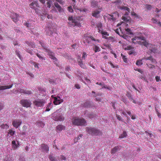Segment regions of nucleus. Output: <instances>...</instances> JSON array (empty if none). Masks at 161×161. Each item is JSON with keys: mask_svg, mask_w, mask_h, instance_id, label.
Here are the masks:
<instances>
[{"mask_svg": "<svg viewBox=\"0 0 161 161\" xmlns=\"http://www.w3.org/2000/svg\"><path fill=\"white\" fill-rule=\"evenodd\" d=\"M68 10L70 12H73V10L71 6H69L68 8Z\"/></svg>", "mask_w": 161, "mask_h": 161, "instance_id": "48", "label": "nucleus"}, {"mask_svg": "<svg viewBox=\"0 0 161 161\" xmlns=\"http://www.w3.org/2000/svg\"><path fill=\"white\" fill-rule=\"evenodd\" d=\"M30 6L31 8L34 9L35 11H36V8L37 7H39V6L36 1H35L33 2H32L30 5Z\"/></svg>", "mask_w": 161, "mask_h": 161, "instance_id": "13", "label": "nucleus"}, {"mask_svg": "<svg viewBox=\"0 0 161 161\" xmlns=\"http://www.w3.org/2000/svg\"><path fill=\"white\" fill-rule=\"evenodd\" d=\"M130 19V17L129 16H123L122 17V19L124 20V21L125 22H127L129 21H130L131 20Z\"/></svg>", "mask_w": 161, "mask_h": 161, "instance_id": "24", "label": "nucleus"}, {"mask_svg": "<svg viewBox=\"0 0 161 161\" xmlns=\"http://www.w3.org/2000/svg\"><path fill=\"white\" fill-rule=\"evenodd\" d=\"M49 158L51 161H56V160L55 158L51 155H49Z\"/></svg>", "mask_w": 161, "mask_h": 161, "instance_id": "37", "label": "nucleus"}, {"mask_svg": "<svg viewBox=\"0 0 161 161\" xmlns=\"http://www.w3.org/2000/svg\"><path fill=\"white\" fill-rule=\"evenodd\" d=\"M16 53L17 55L19 57V58L20 60H21V56H20L19 53V52L17 51L16 52Z\"/></svg>", "mask_w": 161, "mask_h": 161, "instance_id": "53", "label": "nucleus"}, {"mask_svg": "<svg viewBox=\"0 0 161 161\" xmlns=\"http://www.w3.org/2000/svg\"><path fill=\"white\" fill-rule=\"evenodd\" d=\"M40 44L42 46L43 48L44 49L46 50L47 49V47H46L45 46L44 44L42 42H40Z\"/></svg>", "mask_w": 161, "mask_h": 161, "instance_id": "47", "label": "nucleus"}, {"mask_svg": "<svg viewBox=\"0 0 161 161\" xmlns=\"http://www.w3.org/2000/svg\"><path fill=\"white\" fill-rule=\"evenodd\" d=\"M142 44L147 47H148V45L150 44H149L146 41H144L142 42Z\"/></svg>", "mask_w": 161, "mask_h": 161, "instance_id": "45", "label": "nucleus"}, {"mask_svg": "<svg viewBox=\"0 0 161 161\" xmlns=\"http://www.w3.org/2000/svg\"><path fill=\"white\" fill-rule=\"evenodd\" d=\"M147 66L150 69H153L155 67V66L152 64H149L148 65L147 64Z\"/></svg>", "mask_w": 161, "mask_h": 161, "instance_id": "49", "label": "nucleus"}, {"mask_svg": "<svg viewBox=\"0 0 161 161\" xmlns=\"http://www.w3.org/2000/svg\"><path fill=\"white\" fill-rule=\"evenodd\" d=\"M12 148L14 149H16L19 146V142L18 141H13L12 142Z\"/></svg>", "mask_w": 161, "mask_h": 161, "instance_id": "18", "label": "nucleus"}, {"mask_svg": "<svg viewBox=\"0 0 161 161\" xmlns=\"http://www.w3.org/2000/svg\"><path fill=\"white\" fill-rule=\"evenodd\" d=\"M59 109L57 110L53 114V119L55 121H63L64 120V117L63 116Z\"/></svg>", "mask_w": 161, "mask_h": 161, "instance_id": "1", "label": "nucleus"}, {"mask_svg": "<svg viewBox=\"0 0 161 161\" xmlns=\"http://www.w3.org/2000/svg\"><path fill=\"white\" fill-rule=\"evenodd\" d=\"M50 58L54 60H55V61H57V59L54 56V53L53 55L50 56Z\"/></svg>", "mask_w": 161, "mask_h": 161, "instance_id": "44", "label": "nucleus"}, {"mask_svg": "<svg viewBox=\"0 0 161 161\" xmlns=\"http://www.w3.org/2000/svg\"><path fill=\"white\" fill-rule=\"evenodd\" d=\"M37 56L40 59H44L43 57H42L40 54L39 53H37L36 54Z\"/></svg>", "mask_w": 161, "mask_h": 161, "instance_id": "57", "label": "nucleus"}, {"mask_svg": "<svg viewBox=\"0 0 161 161\" xmlns=\"http://www.w3.org/2000/svg\"><path fill=\"white\" fill-rule=\"evenodd\" d=\"M21 123V120L17 119L14 120L13 121L12 123L13 125L16 128H17L19 127Z\"/></svg>", "mask_w": 161, "mask_h": 161, "instance_id": "9", "label": "nucleus"}, {"mask_svg": "<svg viewBox=\"0 0 161 161\" xmlns=\"http://www.w3.org/2000/svg\"><path fill=\"white\" fill-rule=\"evenodd\" d=\"M125 31L128 32L129 34H131L132 33L131 32V31L130 30L129 28H127L125 29Z\"/></svg>", "mask_w": 161, "mask_h": 161, "instance_id": "52", "label": "nucleus"}, {"mask_svg": "<svg viewBox=\"0 0 161 161\" xmlns=\"http://www.w3.org/2000/svg\"><path fill=\"white\" fill-rule=\"evenodd\" d=\"M94 50L95 53L100 51V48L99 47L96 45H95V47L94 48Z\"/></svg>", "mask_w": 161, "mask_h": 161, "instance_id": "38", "label": "nucleus"}, {"mask_svg": "<svg viewBox=\"0 0 161 161\" xmlns=\"http://www.w3.org/2000/svg\"><path fill=\"white\" fill-rule=\"evenodd\" d=\"M82 107H84L86 108H90L91 107V104L90 102H86L81 104Z\"/></svg>", "mask_w": 161, "mask_h": 161, "instance_id": "19", "label": "nucleus"}, {"mask_svg": "<svg viewBox=\"0 0 161 161\" xmlns=\"http://www.w3.org/2000/svg\"><path fill=\"white\" fill-rule=\"evenodd\" d=\"M113 68H115V66L114 65L112 64V63L111 62H109L108 63Z\"/></svg>", "mask_w": 161, "mask_h": 161, "instance_id": "62", "label": "nucleus"}, {"mask_svg": "<svg viewBox=\"0 0 161 161\" xmlns=\"http://www.w3.org/2000/svg\"><path fill=\"white\" fill-rule=\"evenodd\" d=\"M127 96L130 100L132 101V102L134 103H136V101L133 99L132 96L130 94H128Z\"/></svg>", "mask_w": 161, "mask_h": 161, "instance_id": "29", "label": "nucleus"}, {"mask_svg": "<svg viewBox=\"0 0 161 161\" xmlns=\"http://www.w3.org/2000/svg\"><path fill=\"white\" fill-rule=\"evenodd\" d=\"M75 86L77 89H80V86L78 84H76Z\"/></svg>", "mask_w": 161, "mask_h": 161, "instance_id": "61", "label": "nucleus"}, {"mask_svg": "<svg viewBox=\"0 0 161 161\" xmlns=\"http://www.w3.org/2000/svg\"><path fill=\"white\" fill-rule=\"evenodd\" d=\"M155 46L151 44L148 45L147 48H148L152 52L155 53L156 51V48L154 47Z\"/></svg>", "mask_w": 161, "mask_h": 161, "instance_id": "16", "label": "nucleus"}, {"mask_svg": "<svg viewBox=\"0 0 161 161\" xmlns=\"http://www.w3.org/2000/svg\"><path fill=\"white\" fill-rule=\"evenodd\" d=\"M136 64L137 65L140 66L142 64V60H137L136 62Z\"/></svg>", "mask_w": 161, "mask_h": 161, "instance_id": "36", "label": "nucleus"}, {"mask_svg": "<svg viewBox=\"0 0 161 161\" xmlns=\"http://www.w3.org/2000/svg\"><path fill=\"white\" fill-rule=\"evenodd\" d=\"M11 15L12 19L13 20L14 22L16 23L18 21V17H19V15L13 13Z\"/></svg>", "mask_w": 161, "mask_h": 161, "instance_id": "14", "label": "nucleus"}, {"mask_svg": "<svg viewBox=\"0 0 161 161\" xmlns=\"http://www.w3.org/2000/svg\"><path fill=\"white\" fill-rule=\"evenodd\" d=\"M26 73L27 74L29 75L31 77H34V75L32 73L29 72H27Z\"/></svg>", "mask_w": 161, "mask_h": 161, "instance_id": "58", "label": "nucleus"}, {"mask_svg": "<svg viewBox=\"0 0 161 161\" xmlns=\"http://www.w3.org/2000/svg\"><path fill=\"white\" fill-rule=\"evenodd\" d=\"M98 32L99 33L102 34L103 35V37L105 39H107L106 37L104 36L103 35H106L107 36H109V34H108L107 32L103 31L102 30H100V29H99Z\"/></svg>", "mask_w": 161, "mask_h": 161, "instance_id": "22", "label": "nucleus"}, {"mask_svg": "<svg viewBox=\"0 0 161 161\" xmlns=\"http://www.w3.org/2000/svg\"><path fill=\"white\" fill-rule=\"evenodd\" d=\"M88 116L91 119H95L98 117L97 115L93 113L89 114Z\"/></svg>", "mask_w": 161, "mask_h": 161, "instance_id": "26", "label": "nucleus"}, {"mask_svg": "<svg viewBox=\"0 0 161 161\" xmlns=\"http://www.w3.org/2000/svg\"><path fill=\"white\" fill-rule=\"evenodd\" d=\"M51 104L50 103V104H49L48 106L47 105V106L46 107V111H49L50 110V109L49 108V106L50 105H51Z\"/></svg>", "mask_w": 161, "mask_h": 161, "instance_id": "59", "label": "nucleus"}, {"mask_svg": "<svg viewBox=\"0 0 161 161\" xmlns=\"http://www.w3.org/2000/svg\"><path fill=\"white\" fill-rule=\"evenodd\" d=\"M91 6L93 7H98V6L96 2L95 1H93L91 3Z\"/></svg>", "mask_w": 161, "mask_h": 161, "instance_id": "31", "label": "nucleus"}, {"mask_svg": "<svg viewBox=\"0 0 161 161\" xmlns=\"http://www.w3.org/2000/svg\"><path fill=\"white\" fill-rule=\"evenodd\" d=\"M36 125L39 127L43 128L45 125V124L42 121H39L36 123Z\"/></svg>", "mask_w": 161, "mask_h": 161, "instance_id": "25", "label": "nucleus"}, {"mask_svg": "<svg viewBox=\"0 0 161 161\" xmlns=\"http://www.w3.org/2000/svg\"><path fill=\"white\" fill-rule=\"evenodd\" d=\"M152 21L154 23H156L158 22L157 20L156 19H154V18H153L152 19Z\"/></svg>", "mask_w": 161, "mask_h": 161, "instance_id": "54", "label": "nucleus"}, {"mask_svg": "<svg viewBox=\"0 0 161 161\" xmlns=\"http://www.w3.org/2000/svg\"><path fill=\"white\" fill-rule=\"evenodd\" d=\"M86 131L89 134L92 135H98L101 134V132L98 130L91 127H87Z\"/></svg>", "mask_w": 161, "mask_h": 161, "instance_id": "6", "label": "nucleus"}, {"mask_svg": "<svg viewBox=\"0 0 161 161\" xmlns=\"http://www.w3.org/2000/svg\"><path fill=\"white\" fill-rule=\"evenodd\" d=\"M135 53L134 49L130 50V51L128 52V53L130 55L133 54H134Z\"/></svg>", "mask_w": 161, "mask_h": 161, "instance_id": "42", "label": "nucleus"}, {"mask_svg": "<svg viewBox=\"0 0 161 161\" xmlns=\"http://www.w3.org/2000/svg\"><path fill=\"white\" fill-rule=\"evenodd\" d=\"M160 77L158 76H156L155 77V79L156 81L158 82L160 80Z\"/></svg>", "mask_w": 161, "mask_h": 161, "instance_id": "55", "label": "nucleus"}, {"mask_svg": "<svg viewBox=\"0 0 161 161\" xmlns=\"http://www.w3.org/2000/svg\"><path fill=\"white\" fill-rule=\"evenodd\" d=\"M100 11L98 10L94 11L92 13V15L96 18H97L99 16V14Z\"/></svg>", "mask_w": 161, "mask_h": 161, "instance_id": "21", "label": "nucleus"}, {"mask_svg": "<svg viewBox=\"0 0 161 161\" xmlns=\"http://www.w3.org/2000/svg\"><path fill=\"white\" fill-rule=\"evenodd\" d=\"M72 124L77 126H83L86 123V121L84 119L74 118L72 120Z\"/></svg>", "mask_w": 161, "mask_h": 161, "instance_id": "2", "label": "nucleus"}, {"mask_svg": "<svg viewBox=\"0 0 161 161\" xmlns=\"http://www.w3.org/2000/svg\"><path fill=\"white\" fill-rule=\"evenodd\" d=\"M20 104L24 107L28 108L30 107L31 103L30 101L23 99L20 101Z\"/></svg>", "mask_w": 161, "mask_h": 161, "instance_id": "7", "label": "nucleus"}, {"mask_svg": "<svg viewBox=\"0 0 161 161\" xmlns=\"http://www.w3.org/2000/svg\"><path fill=\"white\" fill-rule=\"evenodd\" d=\"M116 116L117 119L121 121L122 122L124 121V120L119 115L116 114Z\"/></svg>", "mask_w": 161, "mask_h": 161, "instance_id": "40", "label": "nucleus"}, {"mask_svg": "<svg viewBox=\"0 0 161 161\" xmlns=\"http://www.w3.org/2000/svg\"><path fill=\"white\" fill-rule=\"evenodd\" d=\"M51 3L52 1H48L47 2V7L49 8L51 7Z\"/></svg>", "mask_w": 161, "mask_h": 161, "instance_id": "41", "label": "nucleus"}, {"mask_svg": "<svg viewBox=\"0 0 161 161\" xmlns=\"http://www.w3.org/2000/svg\"><path fill=\"white\" fill-rule=\"evenodd\" d=\"M61 160H65L66 159V157L63 155L61 156Z\"/></svg>", "mask_w": 161, "mask_h": 161, "instance_id": "60", "label": "nucleus"}, {"mask_svg": "<svg viewBox=\"0 0 161 161\" xmlns=\"http://www.w3.org/2000/svg\"><path fill=\"white\" fill-rule=\"evenodd\" d=\"M87 54L85 52H83L82 56V59H81L80 56H78L77 58V61L78 65L82 68L85 69L86 68L85 65L83 64L82 60H85L87 57Z\"/></svg>", "mask_w": 161, "mask_h": 161, "instance_id": "3", "label": "nucleus"}, {"mask_svg": "<svg viewBox=\"0 0 161 161\" xmlns=\"http://www.w3.org/2000/svg\"><path fill=\"white\" fill-rule=\"evenodd\" d=\"M90 38L93 41H97L98 42H99V40L97 39L96 40L93 36H90Z\"/></svg>", "mask_w": 161, "mask_h": 161, "instance_id": "50", "label": "nucleus"}, {"mask_svg": "<svg viewBox=\"0 0 161 161\" xmlns=\"http://www.w3.org/2000/svg\"><path fill=\"white\" fill-rule=\"evenodd\" d=\"M146 8L147 9L150 10L151 9L152 7L150 5L146 4Z\"/></svg>", "mask_w": 161, "mask_h": 161, "instance_id": "43", "label": "nucleus"}, {"mask_svg": "<svg viewBox=\"0 0 161 161\" xmlns=\"http://www.w3.org/2000/svg\"><path fill=\"white\" fill-rule=\"evenodd\" d=\"M54 5L55 6V7L57 8L58 10V11L60 12H63V9L58 4V3H54Z\"/></svg>", "mask_w": 161, "mask_h": 161, "instance_id": "20", "label": "nucleus"}, {"mask_svg": "<svg viewBox=\"0 0 161 161\" xmlns=\"http://www.w3.org/2000/svg\"><path fill=\"white\" fill-rule=\"evenodd\" d=\"M18 86L20 87V88H22V87L21 86V84L19 83L15 85V86L17 89L18 88ZM17 90L20 93H22L26 95H30L32 94L33 93L31 91L27 90L26 89L18 88V89H17Z\"/></svg>", "mask_w": 161, "mask_h": 161, "instance_id": "5", "label": "nucleus"}, {"mask_svg": "<svg viewBox=\"0 0 161 161\" xmlns=\"http://www.w3.org/2000/svg\"><path fill=\"white\" fill-rule=\"evenodd\" d=\"M145 59L146 60H150L152 62H154L155 61V60L151 56L146 58Z\"/></svg>", "mask_w": 161, "mask_h": 161, "instance_id": "30", "label": "nucleus"}, {"mask_svg": "<svg viewBox=\"0 0 161 161\" xmlns=\"http://www.w3.org/2000/svg\"><path fill=\"white\" fill-rule=\"evenodd\" d=\"M1 127L2 128H3V129H7L8 128H9V126L7 125L6 124H3V125H1Z\"/></svg>", "mask_w": 161, "mask_h": 161, "instance_id": "34", "label": "nucleus"}, {"mask_svg": "<svg viewBox=\"0 0 161 161\" xmlns=\"http://www.w3.org/2000/svg\"><path fill=\"white\" fill-rule=\"evenodd\" d=\"M121 147L120 146H118L114 147L111 150V154H114L117 152L119 150L121 149Z\"/></svg>", "mask_w": 161, "mask_h": 161, "instance_id": "15", "label": "nucleus"}, {"mask_svg": "<svg viewBox=\"0 0 161 161\" xmlns=\"http://www.w3.org/2000/svg\"><path fill=\"white\" fill-rule=\"evenodd\" d=\"M44 101L43 99H38L33 101L34 104L37 107H43L44 103Z\"/></svg>", "mask_w": 161, "mask_h": 161, "instance_id": "8", "label": "nucleus"}, {"mask_svg": "<svg viewBox=\"0 0 161 161\" xmlns=\"http://www.w3.org/2000/svg\"><path fill=\"white\" fill-rule=\"evenodd\" d=\"M63 99H61L60 97H55L54 98L53 103L55 105H57L60 104L61 103H63Z\"/></svg>", "mask_w": 161, "mask_h": 161, "instance_id": "11", "label": "nucleus"}, {"mask_svg": "<svg viewBox=\"0 0 161 161\" xmlns=\"http://www.w3.org/2000/svg\"><path fill=\"white\" fill-rule=\"evenodd\" d=\"M118 8L119 9L121 10H124L125 11H126L127 12L125 13V15H128L130 13V8L126 6H118Z\"/></svg>", "mask_w": 161, "mask_h": 161, "instance_id": "10", "label": "nucleus"}, {"mask_svg": "<svg viewBox=\"0 0 161 161\" xmlns=\"http://www.w3.org/2000/svg\"><path fill=\"white\" fill-rule=\"evenodd\" d=\"M10 86H0V90L9 89Z\"/></svg>", "mask_w": 161, "mask_h": 161, "instance_id": "28", "label": "nucleus"}, {"mask_svg": "<svg viewBox=\"0 0 161 161\" xmlns=\"http://www.w3.org/2000/svg\"><path fill=\"white\" fill-rule=\"evenodd\" d=\"M76 1H72V6L75 9H79L77 6H76Z\"/></svg>", "mask_w": 161, "mask_h": 161, "instance_id": "33", "label": "nucleus"}, {"mask_svg": "<svg viewBox=\"0 0 161 161\" xmlns=\"http://www.w3.org/2000/svg\"><path fill=\"white\" fill-rule=\"evenodd\" d=\"M121 55L122 58L124 61L125 63H127V59L126 58V56L123 55V54L122 53L121 54Z\"/></svg>", "mask_w": 161, "mask_h": 161, "instance_id": "35", "label": "nucleus"}, {"mask_svg": "<svg viewBox=\"0 0 161 161\" xmlns=\"http://www.w3.org/2000/svg\"><path fill=\"white\" fill-rule=\"evenodd\" d=\"M27 129V126L24 125L22 127V129L23 131H25Z\"/></svg>", "mask_w": 161, "mask_h": 161, "instance_id": "56", "label": "nucleus"}, {"mask_svg": "<svg viewBox=\"0 0 161 161\" xmlns=\"http://www.w3.org/2000/svg\"><path fill=\"white\" fill-rule=\"evenodd\" d=\"M65 126L62 125H59L56 127V131L58 132H60L63 130H64Z\"/></svg>", "mask_w": 161, "mask_h": 161, "instance_id": "12", "label": "nucleus"}, {"mask_svg": "<svg viewBox=\"0 0 161 161\" xmlns=\"http://www.w3.org/2000/svg\"><path fill=\"white\" fill-rule=\"evenodd\" d=\"M69 22V24L71 26H77L79 27L81 26L80 22L75 18H73V17L70 16L68 18Z\"/></svg>", "mask_w": 161, "mask_h": 161, "instance_id": "4", "label": "nucleus"}, {"mask_svg": "<svg viewBox=\"0 0 161 161\" xmlns=\"http://www.w3.org/2000/svg\"><path fill=\"white\" fill-rule=\"evenodd\" d=\"M45 51L48 54V55L49 56L53 55V54L54 53L53 52H52L51 50H49L47 48V49H46L45 50Z\"/></svg>", "mask_w": 161, "mask_h": 161, "instance_id": "32", "label": "nucleus"}, {"mask_svg": "<svg viewBox=\"0 0 161 161\" xmlns=\"http://www.w3.org/2000/svg\"><path fill=\"white\" fill-rule=\"evenodd\" d=\"M85 80H86V81L88 83H90V80L89 79H87L86 77L85 78Z\"/></svg>", "mask_w": 161, "mask_h": 161, "instance_id": "64", "label": "nucleus"}, {"mask_svg": "<svg viewBox=\"0 0 161 161\" xmlns=\"http://www.w3.org/2000/svg\"><path fill=\"white\" fill-rule=\"evenodd\" d=\"M139 37H135L134 38L131 39V40L132 42L134 44L139 43V42L138 41L139 40Z\"/></svg>", "mask_w": 161, "mask_h": 161, "instance_id": "23", "label": "nucleus"}, {"mask_svg": "<svg viewBox=\"0 0 161 161\" xmlns=\"http://www.w3.org/2000/svg\"><path fill=\"white\" fill-rule=\"evenodd\" d=\"M34 67L35 68H36L37 69H39V64L36 62H34Z\"/></svg>", "mask_w": 161, "mask_h": 161, "instance_id": "51", "label": "nucleus"}, {"mask_svg": "<svg viewBox=\"0 0 161 161\" xmlns=\"http://www.w3.org/2000/svg\"><path fill=\"white\" fill-rule=\"evenodd\" d=\"M134 47H131L130 46H127V47L125 48V50H130L132 49H134Z\"/></svg>", "mask_w": 161, "mask_h": 161, "instance_id": "39", "label": "nucleus"}, {"mask_svg": "<svg viewBox=\"0 0 161 161\" xmlns=\"http://www.w3.org/2000/svg\"><path fill=\"white\" fill-rule=\"evenodd\" d=\"M41 149L42 151L47 152L49 150V147L48 146L44 144H42L41 145Z\"/></svg>", "mask_w": 161, "mask_h": 161, "instance_id": "17", "label": "nucleus"}, {"mask_svg": "<svg viewBox=\"0 0 161 161\" xmlns=\"http://www.w3.org/2000/svg\"><path fill=\"white\" fill-rule=\"evenodd\" d=\"M127 136V134L125 131H124L123 133L120 135L119 136V138H123L126 137Z\"/></svg>", "mask_w": 161, "mask_h": 161, "instance_id": "27", "label": "nucleus"}, {"mask_svg": "<svg viewBox=\"0 0 161 161\" xmlns=\"http://www.w3.org/2000/svg\"><path fill=\"white\" fill-rule=\"evenodd\" d=\"M67 76L69 78L71 79L72 76L69 74H66Z\"/></svg>", "mask_w": 161, "mask_h": 161, "instance_id": "63", "label": "nucleus"}, {"mask_svg": "<svg viewBox=\"0 0 161 161\" xmlns=\"http://www.w3.org/2000/svg\"><path fill=\"white\" fill-rule=\"evenodd\" d=\"M102 25L101 22L98 23L97 24V28H101L102 27Z\"/></svg>", "mask_w": 161, "mask_h": 161, "instance_id": "46", "label": "nucleus"}]
</instances>
